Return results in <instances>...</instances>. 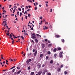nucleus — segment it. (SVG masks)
<instances>
[{"instance_id":"49530a36","label":"nucleus","mask_w":75,"mask_h":75,"mask_svg":"<svg viewBox=\"0 0 75 75\" xmlns=\"http://www.w3.org/2000/svg\"><path fill=\"white\" fill-rule=\"evenodd\" d=\"M40 20H42V17L41 16L40 18Z\"/></svg>"},{"instance_id":"69168bd1","label":"nucleus","mask_w":75,"mask_h":75,"mask_svg":"<svg viewBox=\"0 0 75 75\" xmlns=\"http://www.w3.org/2000/svg\"><path fill=\"white\" fill-rule=\"evenodd\" d=\"M15 10H13V13H14V12H15Z\"/></svg>"},{"instance_id":"0eeeda50","label":"nucleus","mask_w":75,"mask_h":75,"mask_svg":"<svg viewBox=\"0 0 75 75\" xmlns=\"http://www.w3.org/2000/svg\"><path fill=\"white\" fill-rule=\"evenodd\" d=\"M57 51V49L54 48L53 50V52H56Z\"/></svg>"},{"instance_id":"6ab92c4d","label":"nucleus","mask_w":75,"mask_h":75,"mask_svg":"<svg viewBox=\"0 0 75 75\" xmlns=\"http://www.w3.org/2000/svg\"><path fill=\"white\" fill-rule=\"evenodd\" d=\"M57 54H54V56L55 57H57Z\"/></svg>"},{"instance_id":"412c9836","label":"nucleus","mask_w":75,"mask_h":75,"mask_svg":"<svg viewBox=\"0 0 75 75\" xmlns=\"http://www.w3.org/2000/svg\"><path fill=\"white\" fill-rule=\"evenodd\" d=\"M67 72L66 71H64V74L67 75Z\"/></svg>"},{"instance_id":"5701e85b","label":"nucleus","mask_w":75,"mask_h":75,"mask_svg":"<svg viewBox=\"0 0 75 75\" xmlns=\"http://www.w3.org/2000/svg\"><path fill=\"white\" fill-rule=\"evenodd\" d=\"M50 64H52L53 63V61L52 60L50 62Z\"/></svg>"},{"instance_id":"0e129e2a","label":"nucleus","mask_w":75,"mask_h":75,"mask_svg":"<svg viewBox=\"0 0 75 75\" xmlns=\"http://www.w3.org/2000/svg\"><path fill=\"white\" fill-rule=\"evenodd\" d=\"M39 7H41L42 6V5H39Z\"/></svg>"},{"instance_id":"f3484780","label":"nucleus","mask_w":75,"mask_h":75,"mask_svg":"<svg viewBox=\"0 0 75 75\" xmlns=\"http://www.w3.org/2000/svg\"><path fill=\"white\" fill-rule=\"evenodd\" d=\"M28 61H29V62H31L32 61L31 59H29Z\"/></svg>"},{"instance_id":"f8f14e48","label":"nucleus","mask_w":75,"mask_h":75,"mask_svg":"<svg viewBox=\"0 0 75 75\" xmlns=\"http://www.w3.org/2000/svg\"><path fill=\"white\" fill-rule=\"evenodd\" d=\"M60 71H61V68H58L57 69V71L58 72H60Z\"/></svg>"},{"instance_id":"6e6552de","label":"nucleus","mask_w":75,"mask_h":75,"mask_svg":"<svg viewBox=\"0 0 75 75\" xmlns=\"http://www.w3.org/2000/svg\"><path fill=\"white\" fill-rule=\"evenodd\" d=\"M62 42H64V43L65 42V40L63 39H62Z\"/></svg>"},{"instance_id":"052dcab7","label":"nucleus","mask_w":75,"mask_h":75,"mask_svg":"<svg viewBox=\"0 0 75 75\" xmlns=\"http://www.w3.org/2000/svg\"><path fill=\"white\" fill-rule=\"evenodd\" d=\"M19 37H21V36H18V37H17V38H19Z\"/></svg>"},{"instance_id":"4be33fe9","label":"nucleus","mask_w":75,"mask_h":75,"mask_svg":"<svg viewBox=\"0 0 75 75\" xmlns=\"http://www.w3.org/2000/svg\"><path fill=\"white\" fill-rule=\"evenodd\" d=\"M45 42H47V41H48V40L47 39H45Z\"/></svg>"},{"instance_id":"13d9d810","label":"nucleus","mask_w":75,"mask_h":75,"mask_svg":"<svg viewBox=\"0 0 75 75\" xmlns=\"http://www.w3.org/2000/svg\"><path fill=\"white\" fill-rule=\"evenodd\" d=\"M46 7H48V4H46Z\"/></svg>"},{"instance_id":"79ce46f5","label":"nucleus","mask_w":75,"mask_h":75,"mask_svg":"<svg viewBox=\"0 0 75 75\" xmlns=\"http://www.w3.org/2000/svg\"><path fill=\"white\" fill-rule=\"evenodd\" d=\"M28 16L29 17H30V16H31V15H30V14H28Z\"/></svg>"},{"instance_id":"dca6fc26","label":"nucleus","mask_w":75,"mask_h":75,"mask_svg":"<svg viewBox=\"0 0 75 75\" xmlns=\"http://www.w3.org/2000/svg\"><path fill=\"white\" fill-rule=\"evenodd\" d=\"M58 50H61V47H59L58 48Z\"/></svg>"},{"instance_id":"de8ad7c7","label":"nucleus","mask_w":75,"mask_h":75,"mask_svg":"<svg viewBox=\"0 0 75 75\" xmlns=\"http://www.w3.org/2000/svg\"><path fill=\"white\" fill-rule=\"evenodd\" d=\"M52 8L50 9V12H52Z\"/></svg>"},{"instance_id":"e2e57ef3","label":"nucleus","mask_w":75,"mask_h":75,"mask_svg":"<svg viewBox=\"0 0 75 75\" xmlns=\"http://www.w3.org/2000/svg\"><path fill=\"white\" fill-rule=\"evenodd\" d=\"M31 30H33V27H32L31 28Z\"/></svg>"},{"instance_id":"cd10ccee","label":"nucleus","mask_w":75,"mask_h":75,"mask_svg":"<svg viewBox=\"0 0 75 75\" xmlns=\"http://www.w3.org/2000/svg\"><path fill=\"white\" fill-rule=\"evenodd\" d=\"M51 45H52V44H49L48 46H50V47H51Z\"/></svg>"},{"instance_id":"4468645a","label":"nucleus","mask_w":75,"mask_h":75,"mask_svg":"<svg viewBox=\"0 0 75 75\" xmlns=\"http://www.w3.org/2000/svg\"><path fill=\"white\" fill-rule=\"evenodd\" d=\"M34 74V72H32L31 73L30 75H33Z\"/></svg>"},{"instance_id":"2f4dec72","label":"nucleus","mask_w":75,"mask_h":75,"mask_svg":"<svg viewBox=\"0 0 75 75\" xmlns=\"http://www.w3.org/2000/svg\"><path fill=\"white\" fill-rule=\"evenodd\" d=\"M25 19L26 20H27V17H28V16H25Z\"/></svg>"},{"instance_id":"5fc2aeb1","label":"nucleus","mask_w":75,"mask_h":75,"mask_svg":"<svg viewBox=\"0 0 75 75\" xmlns=\"http://www.w3.org/2000/svg\"><path fill=\"white\" fill-rule=\"evenodd\" d=\"M10 38H11V39L12 40H13V38H11V37H10Z\"/></svg>"},{"instance_id":"393cba45","label":"nucleus","mask_w":75,"mask_h":75,"mask_svg":"<svg viewBox=\"0 0 75 75\" xmlns=\"http://www.w3.org/2000/svg\"><path fill=\"white\" fill-rule=\"evenodd\" d=\"M48 54H49V55H50V54H51V52H50V51H49L48 52Z\"/></svg>"},{"instance_id":"39448f33","label":"nucleus","mask_w":75,"mask_h":75,"mask_svg":"<svg viewBox=\"0 0 75 75\" xmlns=\"http://www.w3.org/2000/svg\"><path fill=\"white\" fill-rule=\"evenodd\" d=\"M35 40L36 43H38V40L37 39L35 38Z\"/></svg>"},{"instance_id":"864d4df0","label":"nucleus","mask_w":75,"mask_h":75,"mask_svg":"<svg viewBox=\"0 0 75 75\" xmlns=\"http://www.w3.org/2000/svg\"><path fill=\"white\" fill-rule=\"evenodd\" d=\"M42 74H43V75H44V74H45V72L44 71V72H42Z\"/></svg>"},{"instance_id":"bf43d9fd","label":"nucleus","mask_w":75,"mask_h":75,"mask_svg":"<svg viewBox=\"0 0 75 75\" xmlns=\"http://www.w3.org/2000/svg\"><path fill=\"white\" fill-rule=\"evenodd\" d=\"M47 70H45L44 72H47Z\"/></svg>"},{"instance_id":"4c0bfd02","label":"nucleus","mask_w":75,"mask_h":75,"mask_svg":"<svg viewBox=\"0 0 75 75\" xmlns=\"http://www.w3.org/2000/svg\"><path fill=\"white\" fill-rule=\"evenodd\" d=\"M31 11V9H29L28 10H27V11Z\"/></svg>"},{"instance_id":"6e6d98bb","label":"nucleus","mask_w":75,"mask_h":75,"mask_svg":"<svg viewBox=\"0 0 75 75\" xmlns=\"http://www.w3.org/2000/svg\"><path fill=\"white\" fill-rule=\"evenodd\" d=\"M48 43H51V42L50 40L48 41Z\"/></svg>"},{"instance_id":"a211bd4d","label":"nucleus","mask_w":75,"mask_h":75,"mask_svg":"<svg viewBox=\"0 0 75 75\" xmlns=\"http://www.w3.org/2000/svg\"><path fill=\"white\" fill-rule=\"evenodd\" d=\"M26 62L27 64H29V62L28 60H27Z\"/></svg>"},{"instance_id":"473e14b6","label":"nucleus","mask_w":75,"mask_h":75,"mask_svg":"<svg viewBox=\"0 0 75 75\" xmlns=\"http://www.w3.org/2000/svg\"><path fill=\"white\" fill-rule=\"evenodd\" d=\"M48 56H47L46 57V59H48Z\"/></svg>"},{"instance_id":"c756f323","label":"nucleus","mask_w":75,"mask_h":75,"mask_svg":"<svg viewBox=\"0 0 75 75\" xmlns=\"http://www.w3.org/2000/svg\"><path fill=\"white\" fill-rule=\"evenodd\" d=\"M14 40H13L12 42V44H14Z\"/></svg>"},{"instance_id":"bb28decb","label":"nucleus","mask_w":75,"mask_h":75,"mask_svg":"<svg viewBox=\"0 0 75 75\" xmlns=\"http://www.w3.org/2000/svg\"><path fill=\"white\" fill-rule=\"evenodd\" d=\"M28 70H30V69H31V68H30V67H28Z\"/></svg>"},{"instance_id":"ea45409f","label":"nucleus","mask_w":75,"mask_h":75,"mask_svg":"<svg viewBox=\"0 0 75 75\" xmlns=\"http://www.w3.org/2000/svg\"><path fill=\"white\" fill-rule=\"evenodd\" d=\"M22 14H22V13L20 12V15H21V16H22Z\"/></svg>"},{"instance_id":"58836bf2","label":"nucleus","mask_w":75,"mask_h":75,"mask_svg":"<svg viewBox=\"0 0 75 75\" xmlns=\"http://www.w3.org/2000/svg\"><path fill=\"white\" fill-rule=\"evenodd\" d=\"M20 69V67H17V69Z\"/></svg>"},{"instance_id":"b1692460","label":"nucleus","mask_w":75,"mask_h":75,"mask_svg":"<svg viewBox=\"0 0 75 75\" xmlns=\"http://www.w3.org/2000/svg\"><path fill=\"white\" fill-rule=\"evenodd\" d=\"M64 67V65H63V64H62L61 65V66L60 67V68H62V67Z\"/></svg>"},{"instance_id":"c03bdc74","label":"nucleus","mask_w":75,"mask_h":75,"mask_svg":"<svg viewBox=\"0 0 75 75\" xmlns=\"http://www.w3.org/2000/svg\"><path fill=\"white\" fill-rule=\"evenodd\" d=\"M8 6H9V8H11V6H12V5H8Z\"/></svg>"},{"instance_id":"2eb2a0df","label":"nucleus","mask_w":75,"mask_h":75,"mask_svg":"<svg viewBox=\"0 0 75 75\" xmlns=\"http://www.w3.org/2000/svg\"><path fill=\"white\" fill-rule=\"evenodd\" d=\"M6 34L7 35H8V36H9V35H10V33H9V32H8V33H6Z\"/></svg>"},{"instance_id":"8fccbe9b","label":"nucleus","mask_w":75,"mask_h":75,"mask_svg":"<svg viewBox=\"0 0 75 75\" xmlns=\"http://www.w3.org/2000/svg\"><path fill=\"white\" fill-rule=\"evenodd\" d=\"M3 23L4 24H5V23H6V21H3Z\"/></svg>"},{"instance_id":"774afa93","label":"nucleus","mask_w":75,"mask_h":75,"mask_svg":"<svg viewBox=\"0 0 75 75\" xmlns=\"http://www.w3.org/2000/svg\"><path fill=\"white\" fill-rule=\"evenodd\" d=\"M21 54H24V52L23 51H22Z\"/></svg>"},{"instance_id":"9d476101","label":"nucleus","mask_w":75,"mask_h":75,"mask_svg":"<svg viewBox=\"0 0 75 75\" xmlns=\"http://www.w3.org/2000/svg\"><path fill=\"white\" fill-rule=\"evenodd\" d=\"M56 37L57 38H59V37H60V35H56Z\"/></svg>"},{"instance_id":"423d86ee","label":"nucleus","mask_w":75,"mask_h":75,"mask_svg":"<svg viewBox=\"0 0 75 75\" xmlns=\"http://www.w3.org/2000/svg\"><path fill=\"white\" fill-rule=\"evenodd\" d=\"M38 74L39 75H41V74H42V71H40L38 72Z\"/></svg>"},{"instance_id":"7c9ffc66","label":"nucleus","mask_w":75,"mask_h":75,"mask_svg":"<svg viewBox=\"0 0 75 75\" xmlns=\"http://www.w3.org/2000/svg\"><path fill=\"white\" fill-rule=\"evenodd\" d=\"M18 10L20 11H21V9H20V8H18Z\"/></svg>"},{"instance_id":"f704fd0d","label":"nucleus","mask_w":75,"mask_h":75,"mask_svg":"<svg viewBox=\"0 0 75 75\" xmlns=\"http://www.w3.org/2000/svg\"><path fill=\"white\" fill-rule=\"evenodd\" d=\"M14 71H15V69H14L12 70V72H14Z\"/></svg>"},{"instance_id":"e433bc0d","label":"nucleus","mask_w":75,"mask_h":75,"mask_svg":"<svg viewBox=\"0 0 75 75\" xmlns=\"http://www.w3.org/2000/svg\"><path fill=\"white\" fill-rule=\"evenodd\" d=\"M50 28H52V25H50Z\"/></svg>"},{"instance_id":"c85d7f7f","label":"nucleus","mask_w":75,"mask_h":75,"mask_svg":"<svg viewBox=\"0 0 75 75\" xmlns=\"http://www.w3.org/2000/svg\"><path fill=\"white\" fill-rule=\"evenodd\" d=\"M45 67V64H43L42 66V67L43 68V67Z\"/></svg>"},{"instance_id":"338daca9","label":"nucleus","mask_w":75,"mask_h":75,"mask_svg":"<svg viewBox=\"0 0 75 75\" xmlns=\"http://www.w3.org/2000/svg\"><path fill=\"white\" fill-rule=\"evenodd\" d=\"M48 75H51V73H48L47 74Z\"/></svg>"},{"instance_id":"20e7f679","label":"nucleus","mask_w":75,"mask_h":75,"mask_svg":"<svg viewBox=\"0 0 75 75\" xmlns=\"http://www.w3.org/2000/svg\"><path fill=\"white\" fill-rule=\"evenodd\" d=\"M37 51L36 50L35 52L34 53V55L35 57L37 55Z\"/></svg>"},{"instance_id":"c9c22d12","label":"nucleus","mask_w":75,"mask_h":75,"mask_svg":"<svg viewBox=\"0 0 75 75\" xmlns=\"http://www.w3.org/2000/svg\"><path fill=\"white\" fill-rule=\"evenodd\" d=\"M14 38H17V37L16 36H13V37Z\"/></svg>"},{"instance_id":"ddd939ff","label":"nucleus","mask_w":75,"mask_h":75,"mask_svg":"<svg viewBox=\"0 0 75 75\" xmlns=\"http://www.w3.org/2000/svg\"><path fill=\"white\" fill-rule=\"evenodd\" d=\"M42 56H43V54H42L40 55V58H42Z\"/></svg>"},{"instance_id":"a18cd8bd","label":"nucleus","mask_w":75,"mask_h":75,"mask_svg":"<svg viewBox=\"0 0 75 75\" xmlns=\"http://www.w3.org/2000/svg\"><path fill=\"white\" fill-rule=\"evenodd\" d=\"M23 7H24V5H22V6H21V8H23Z\"/></svg>"},{"instance_id":"09e8293b","label":"nucleus","mask_w":75,"mask_h":75,"mask_svg":"<svg viewBox=\"0 0 75 75\" xmlns=\"http://www.w3.org/2000/svg\"><path fill=\"white\" fill-rule=\"evenodd\" d=\"M33 52H35V49L33 50Z\"/></svg>"},{"instance_id":"9b49d317","label":"nucleus","mask_w":75,"mask_h":75,"mask_svg":"<svg viewBox=\"0 0 75 75\" xmlns=\"http://www.w3.org/2000/svg\"><path fill=\"white\" fill-rule=\"evenodd\" d=\"M36 35H37V36L38 37H41V36L40 35L38 34H36Z\"/></svg>"},{"instance_id":"a19ab883","label":"nucleus","mask_w":75,"mask_h":75,"mask_svg":"<svg viewBox=\"0 0 75 75\" xmlns=\"http://www.w3.org/2000/svg\"><path fill=\"white\" fill-rule=\"evenodd\" d=\"M5 25H6V26H7V22H6V21H5Z\"/></svg>"},{"instance_id":"603ef678","label":"nucleus","mask_w":75,"mask_h":75,"mask_svg":"<svg viewBox=\"0 0 75 75\" xmlns=\"http://www.w3.org/2000/svg\"><path fill=\"white\" fill-rule=\"evenodd\" d=\"M25 13H26V14H28V13H27V12L26 11H25Z\"/></svg>"},{"instance_id":"a878e982","label":"nucleus","mask_w":75,"mask_h":75,"mask_svg":"<svg viewBox=\"0 0 75 75\" xmlns=\"http://www.w3.org/2000/svg\"><path fill=\"white\" fill-rule=\"evenodd\" d=\"M37 8H38L37 7H35V10H37Z\"/></svg>"},{"instance_id":"7ed1b4c3","label":"nucleus","mask_w":75,"mask_h":75,"mask_svg":"<svg viewBox=\"0 0 75 75\" xmlns=\"http://www.w3.org/2000/svg\"><path fill=\"white\" fill-rule=\"evenodd\" d=\"M42 49L44 48V47H45V44H43V43H42Z\"/></svg>"},{"instance_id":"72a5a7b5","label":"nucleus","mask_w":75,"mask_h":75,"mask_svg":"<svg viewBox=\"0 0 75 75\" xmlns=\"http://www.w3.org/2000/svg\"><path fill=\"white\" fill-rule=\"evenodd\" d=\"M17 14L18 15V16H19V11H18L17 12Z\"/></svg>"},{"instance_id":"680f3d73","label":"nucleus","mask_w":75,"mask_h":75,"mask_svg":"<svg viewBox=\"0 0 75 75\" xmlns=\"http://www.w3.org/2000/svg\"><path fill=\"white\" fill-rule=\"evenodd\" d=\"M35 3L36 4V5H38V3L37 2H35Z\"/></svg>"},{"instance_id":"4d7b16f0","label":"nucleus","mask_w":75,"mask_h":75,"mask_svg":"<svg viewBox=\"0 0 75 75\" xmlns=\"http://www.w3.org/2000/svg\"><path fill=\"white\" fill-rule=\"evenodd\" d=\"M21 38H22L23 40H24V38H23V36H21Z\"/></svg>"},{"instance_id":"aec40b11","label":"nucleus","mask_w":75,"mask_h":75,"mask_svg":"<svg viewBox=\"0 0 75 75\" xmlns=\"http://www.w3.org/2000/svg\"><path fill=\"white\" fill-rule=\"evenodd\" d=\"M45 30H47V29H48V28H47L45 26Z\"/></svg>"},{"instance_id":"3c124183","label":"nucleus","mask_w":75,"mask_h":75,"mask_svg":"<svg viewBox=\"0 0 75 75\" xmlns=\"http://www.w3.org/2000/svg\"><path fill=\"white\" fill-rule=\"evenodd\" d=\"M25 32V35H28V34H27V32Z\"/></svg>"},{"instance_id":"f03ea898","label":"nucleus","mask_w":75,"mask_h":75,"mask_svg":"<svg viewBox=\"0 0 75 75\" xmlns=\"http://www.w3.org/2000/svg\"><path fill=\"white\" fill-rule=\"evenodd\" d=\"M63 53V52H61L59 53V56L60 57H63V55H62Z\"/></svg>"},{"instance_id":"37998d69","label":"nucleus","mask_w":75,"mask_h":75,"mask_svg":"<svg viewBox=\"0 0 75 75\" xmlns=\"http://www.w3.org/2000/svg\"><path fill=\"white\" fill-rule=\"evenodd\" d=\"M3 12H4V13H6V11L5 10H4L3 11Z\"/></svg>"},{"instance_id":"f257e3e1","label":"nucleus","mask_w":75,"mask_h":75,"mask_svg":"<svg viewBox=\"0 0 75 75\" xmlns=\"http://www.w3.org/2000/svg\"><path fill=\"white\" fill-rule=\"evenodd\" d=\"M31 37L33 39H35L36 38V35L34 33H33L31 35Z\"/></svg>"},{"instance_id":"1a4fd4ad","label":"nucleus","mask_w":75,"mask_h":75,"mask_svg":"<svg viewBox=\"0 0 75 75\" xmlns=\"http://www.w3.org/2000/svg\"><path fill=\"white\" fill-rule=\"evenodd\" d=\"M20 72H21V70H20L18 72H17L16 73V74H19L20 73Z\"/></svg>"}]
</instances>
